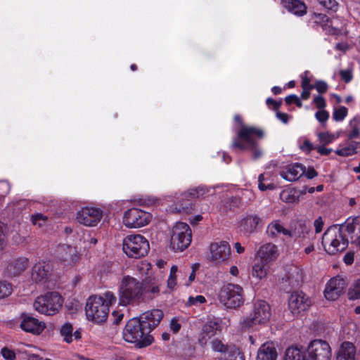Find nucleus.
<instances>
[{"mask_svg":"<svg viewBox=\"0 0 360 360\" xmlns=\"http://www.w3.org/2000/svg\"><path fill=\"white\" fill-rule=\"evenodd\" d=\"M1 353L3 357L6 360H14L15 359V352L7 347L2 348Z\"/></svg>","mask_w":360,"mask_h":360,"instance_id":"obj_55","label":"nucleus"},{"mask_svg":"<svg viewBox=\"0 0 360 360\" xmlns=\"http://www.w3.org/2000/svg\"><path fill=\"white\" fill-rule=\"evenodd\" d=\"M123 251L131 257L139 258L145 256L149 251L147 239L139 234L127 236L123 240Z\"/></svg>","mask_w":360,"mask_h":360,"instance_id":"obj_8","label":"nucleus"},{"mask_svg":"<svg viewBox=\"0 0 360 360\" xmlns=\"http://www.w3.org/2000/svg\"><path fill=\"white\" fill-rule=\"evenodd\" d=\"M284 6L294 15L302 16L307 13L305 4L299 0H285Z\"/></svg>","mask_w":360,"mask_h":360,"instance_id":"obj_33","label":"nucleus"},{"mask_svg":"<svg viewBox=\"0 0 360 360\" xmlns=\"http://www.w3.org/2000/svg\"><path fill=\"white\" fill-rule=\"evenodd\" d=\"M348 110L345 106H340L333 110V118L335 122H342L347 116Z\"/></svg>","mask_w":360,"mask_h":360,"instance_id":"obj_46","label":"nucleus"},{"mask_svg":"<svg viewBox=\"0 0 360 360\" xmlns=\"http://www.w3.org/2000/svg\"><path fill=\"white\" fill-rule=\"evenodd\" d=\"M103 212L95 207H84L81 208L76 215L77 221L86 226H96L101 220Z\"/></svg>","mask_w":360,"mask_h":360,"instance_id":"obj_14","label":"nucleus"},{"mask_svg":"<svg viewBox=\"0 0 360 360\" xmlns=\"http://www.w3.org/2000/svg\"><path fill=\"white\" fill-rule=\"evenodd\" d=\"M349 240L346 238L343 228L338 226L329 227L322 237V245L330 255L344 251L348 246Z\"/></svg>","mask_w":360,"mask_h":360,"instance_id":"obj_5","label":"nucleus"},{"mask_svg":"<svg viewBox=\"0 0 360 360\" xmlns=\"http://www.w3.org/2000/svg\"><path fill=\"white\" fill-rule=\"evenodd\" d=\"M219 302L227 308H236L243 303L242 288L236 284H224L218 295Z\"/></svg>","mask_w":360,"mask_h":360,"instance_id":"obj_9","label":"nucleus"},{"mask_svg":"<svg viewBox=\"0 0 360 360\" xmlns=\"http://www.w3.org/2000/svg\"><path fill=\"white\" fill-rule=\"evenodd\" d=\"M301 229V231L298 232L287 229L281 224L280 221L275 220L268 225L267 233L273 238L276 237L280 234H283L290 238L298 236L302 238H304L306 235H308L309 237L313 235L312 232L309 231L305 226H302Z\"/></svg>","mask_w":360,"mask_h":360,"instance_id":"obj_15","label":"nucleus"},{"mask_svg":"<svg viewBox=\"0 0 360 360\" xmlns=\"http://www.w3.org/2000/svg\"><path fill=\"white\" fill-rule=\"evenodd\" d=\"M74 245L78 248L89 249L95 245L98 240L91 233L85 230H79L74 235Z\"/></svg>","mask_w":360,"mask_h":360,"instance_id":"obj_24","label":"nucleus"},{"mask_svg":"<svg viewBox=\"0 0 360 360\" xmlns=\"http://www.w3.org/2000/svg\"><path fill=\"white\" fill-rule=\"evenodd\" d=\"M6 228L4 224L0 222V251L2 250L6 245L5 235Z\"/></svg>","mask_w":360,"mask_h":360,"instance_id":"obj_54","label":"nucleus"},{"mask_svg":"<svg viewBox=\"0 0 360 360\" xmlns=\"http://www.w3.org/2000/svg\"><path fill=\"white\" fill-rule=\"evenodd\" d=\"M47 219L48 218L46 216L40 213H37L31 216V221L32 224L39 228H42L46 226Z\"/></svg>","mask_w":360,"mask_h":360,"instance_id":"obj_47","label":"nucleus"},{"mask_svg":"<svg viewBox=\"0 0 360 360\" xmlns=\"http://www.w3.org/2000/svg\"><path fill=\"white\" fill-rule=\"evenodd\" d=\"M63 302V300L58 292H51L38 296L33 302V308L40 314L52 316L59 311Z\"/></svg>","mask_w":360,"mask_h":360,"instance_id":"obj_6","label":"nucleus"},{"mask_svg":"<svg viewBox=\"0 0 360 360\" xmlns=\"http://www.w3.org/2000/svg\"><path fill=\"white\" fill-rule=\"evenodd\" d=\"M280 198L286 203H295L299 202V194L295 188H288L281 193Z\"/></svg>","mask_w":360,"mask_h":360,"instance_id":"obj_38","label":"nucleus"},{"mask_svg":"<svg viewBox=\"0 0 360 360\" xmlns=\"http://www.w3.org/2000/svg\"><path fill=\"white\" fill-rule=\"evenodd\" d=\"M117 301V297L111 291L101 295H94L88 297L85 305V314L89 321L96 323L104 322L109 314V306Z\"/></svg>","mask_w":360,"mask_h":360,"instance_id":"obj_1","label":"nucleus"},{"mask_svg":"<svg viewBox=\"0 0 360 360\" xmlns=\"http://www.w3.org/2000/svg\"><path fill=\"white\" fill-rule=\"evenodd\" d=\"M298 143L300 150L306 153H309L312 150L315 149V146L307 138L299 139Z\"/></svg>","mask_w":360,"mask_h":360,"instance_id":"obj_48","label":"nucleus"},{"mask_svg":"<svg viewBox=\"0 0 360 360\" xmlns=\"http://www.w3.org/2000/svg\"><path fill=\"white\" fill-rule=\"evenodd\" d=\"M317 152L322 155H328L332 152V148H326L323 145L315 147Z\"/></svg>","mask_w":360,"mask_h":360,"instance_id":"obj_64","label":"nucleus"},{"mask_svg":"<svg viewBox=\"0 0 360 360\" xmlns=\"http://www.w3.org/2000/svg\"><path fill=\"white\" fill-rule=\"evenodd\" d=\"M143 290H144V294H148V293L150 294L148 295L150 297H152V296H151L152 295H157L160 292L159 287L155 285H152L149 287L143 288Z\"/></svg>","mask_w":360,"mask_h":360,"instance_id":"obj_56","label":"nucleus"},{"mask_svg":"<svg viewBox=\"0 0 360 360\" xmlns=\"http://www.w3.org/2000/svg\"><path fill=\"white\" fill-rule=\"evenodd\" d=\"M210 259L214 264H220L229 258L231 248L226 241L214 242L210 245Z\"/></svg>","mask_w":360,"mask_h":360,"instance_id":"obj_17","label":"nucleus"},{"mask_svg":"<svg viewBox=\"0 0 360 360\" xmlns=\"http://www.w3.org/2000/svg\"><path fill=\"white\" fill-rule=\"evenodd\" d=\"M317 136L321 143H322L323 145H327L331 143L335 140L338 139L339 135L326 131L319 133Z\"/></svg>","mask_w":360,"mask_h":360,"instance_id":"obj_45","label":"nucleus"},{"mask_svg":"<svg viewBox=\"0 0 360 360\" xmlns=\"http://www.w3.org/2000/svg\"><path fill=\"white\" fill-rule=\"evenodd\" d=\"M221 332V327L217 321H210L202 328L201 338L199 340L202 345H207L214 336Z\"/></svg>","mask_w":360,"mask_h":360,"instance_id":"obj_26","label":"nucleus"},{"mask_svg":"<svg viewBox=\"0 0 360 360\" xmlns=\"http://www.w3.org/2000/svg\"><path fill=\"white\" fill-rule=\"evenodd\" d=\"M13 292V285L4 280H0V300H5L10 297Z\"/></svg>","mask_w":360,"mask_h":360,"instance_id":"obj_41","label":"nucleus"},{"mask_svg":"<svg viewBox=\"0 0 360 360\" xmlns=\"http://www.w3.org/2000/svg\"><path fill=\"white\" fill-rule=\"evenodd\" d=\"M264 136V133L261 129L242 125L237 131V137L233 140L232 146L242 150L252 151L254 158L256 159L262 155V150L258 147V141Z\"/></svg>","mask_w":360,"mask_h":360,"instance_id":"obj_3","label":"nucleus"},{"mask_svg":"<svg viewBox=\"0 0 360 360\" xmlns=\"http://www.w3.org/2000/svg\"><path fill=\"white\" fill-rule=\"evenodd\" d=\"M308 71H305L302 75V87L314 86L310 84V79L308 77Z\"/></svg>","mask_w":360,"mask_h":360,"instance_id":"obj_61","label":"nucleus"},{"mask_svg":"<svg viewBox=\"0 0 360 360\" xmlns=\"http://www.w3.org/2000/svg\"><path fill=\"white\" fill-rule=\"evenodd\" d=\"M56 258L64 267H73L81 259L78 248L74 245H61L56 250Z\"/></svg>","mask_w":360,"mask_h":360,"instance_id":"obj_12","label":"nucleus"},{"mask_svg":"<svg viewBox=\"0 0 360 360\" xmlns=\"http://www.w3.org/2000/svg\"><path fill=\"white\" fill-rule=\"evenodd\" d=\"M314 226L315 229V232L316 233H320L322 231L323 226V221L321 217H318L316 219L314 220Z\"/></svg>","mask_w":360,"mask_h":360,"instance_id":"obj_60","label":"nucleus"},{"mask_svg":"<svg viewBox=\"0 0 360 360\" xmlns=\"http://www.w3.org/2000/svg\"><path fill=\"white\" fill-rule=\"evenodd\" d=\"M73 332V326L69 323H64L60 330V335L63 337V340L67 343H71L73 340H79L81 338V333L79 330Z\"/></svg>","mask_w":360,"mask_h":360,"instance_id":"obj_32","label":"nucleus"},{"mask_svg":"<svg viewBox=\"0 0 360 360\" xmlns=\"http://www.w3.org/2000/svg\"><path fill=\"white\" fill-rule=\"evenodd\" d=\"M123 338L128 342L135 344L139 348L147 347L153 342L148 329L136 318L129 320L126 324L123 330Z\"/></svg>","mask_w":360,"mask_h":360,"instance_id":"obj_4","label":"nucleus"},{"mask_svg":"<svg viewBox=\"0 0 360 360\" xmlns=\"http://www.w3.org/2000/svg\"><path fill=\"white\" fill-rule=\"evenodd\" d=\"M206 302V299L202 295H197L195 297H189L187 301V305L188 306H199Z\"/></svg>","mask_w":360,"mask_h":360,"instance_id":"obj_52","label":"nucleus"},{"mask_svg":"<svg viewBox=\"0 0 360 360\" xmlns=\"http://www.w3.org/2000/svg\"><path fill=\"white\" fill-rule=\"evenodd\" d=\"M314 103L316 105V106L319 109H323L326 106L325 100L321 96L315 97L314 99Z\"/></svg>","mask_w":360,"mask_h":360,"instance_id":"obj_62","label":"nucleus"},{"mask_svg":"<svg viewBox=\"0 0 360 360\" xmlns=\"http://www.w3.org/2000/svg\"><path fill=\"white\" fill-rule=\"evenodd\" d=\"M306 357V360H330L331 357L330 347L324 340H313L308 345Z\"/></svg>","mask_w":360,"mask_h":360,"instance_id":"obj_13","label":"nucleus"},{"mask_svg":"<svg viewBox=\"0 0 360 360\" xmlns=\"http://www.w3.org/2000/svg\"><path fill=\"white\" fill-rule=\"evenodd\" d=\"M197 191L196 188H191L188 191L181 193L179 196L176 197V200L181 203L180 207L178 208L179 211L181 210H184V201L187 200L189 201L192 199L197 198Z\"/></svg>","mask_w":360,"mask_h":360,"instance_id":"obj_40","label":"nucleus"},{"mask_svg":"<svg viewBox=\"0 0 360 360\" xmlns=\"http://www.w3.org/2000/svg\"><path fill=\"white\" fill-rule=\"evenodd\" d=\"M304 173V167L300 164L295 163L289 165L285 170L281 172V176L288 181H294L297 180Z\"/></svg>","mask_w":360,"mask_h":360,"instance_id":"obj_30","label":"nucleus"},{"mask_svg":"<svg viewBox=\"0 0 360 360\" xmlns=\"http://www.w3.org/2000/svg\"><path fill=\"white\" fill-rule=\"evenodd\" d=\"M152 219V214L139 208L127 210L123 216V224L129 229H137L148 225Z\"/></svg>","mask_w":360,"mask_h":360,"instance_id":"obj_11","label":"nucleus"},{"mask_svg":"<svg viewBox=\"0 0 360 360\" xmlns=\"http://www.w3.org/2000/svg\"><path fill=\"white\" fill-rule=\"evenodd\" d=\"M262 225V219L257 214H249L240 221V229L245 233L250 234L255 232Z\"/></svg>","mask_w":360,"mask_h":360,"instance_id":"obj_27","label":"nucleus"},{"mask_svg":"<svg viewBox=\"0 0 360 360\" xmlns=\"http://www.w3.org/2000/svg\"><path fill=\"white\" fill-rule=\"evenodd\" d=\"M321 6L327 10L336 11L338 4L335 0H316Z\"/></svg>","mask_w":360,"mask_h":360,"instance_id":"obj_50","label":"nucleus"},{"mask_svg":"<svg viewBox=\"0 0 360 360\" xmlns=\"http://www.w3.org/2000/svg\"><path fill=\"white\" fill-rule=\"evenodd\" d=\"M10 191V184L5 181H0V195H5Z\"/></svg>","mask_w":360,"mask_h":360,"instance_id":"obj_58","label":"nucleus"},{"mask_svg":"<svg viewBox=\"0 0 360 360\" xmlns=\"http://www.w3.org/2000/svg\"><path fill=\"white\" fill-rule=\"evenodd\" d=\"M210 343L211 345L212 349L214 351L224 352V354H225L230 350L228 349L226 347L220 340L217 339L212 340L211 341H210Z\"/></svg>","mask_w":360,"mask_h":360,"instance_id":"obj_51","label":"nucleus"},{"mask_svg":"<svg viewBox=\"0 0 360 360\" xmlns=\"http://www.w3.org/2000/svg\"><path fill=\"white\" fill-rule=\"evenodd\" d=\"M311 305V300L302 292H294L288 300V307L293 315H299Z\"/></svg>","mask_w":360,"mask_h":360,"instance_id":"obj_16","label":"nucleus"},{"mask_svg":"<svg viewBox=\"0 0 360 360\" xmlns=\"http://www.w3.org/2000/svg\"><path fill=\"white\" fill-rule=\"evenodd\" d=\"M360 136V116L356 115L351 119L348 124L347 138L350 140Z\"/></svg>","mask_w":360,"mask_h":360,"instance_id":"obj_36","label":"nucleus"},{"mask_svg":"<svg viewBox=\"0 0 360 360\" xmlns=\"http://www.w3.org/2000/svg\"><path fill=\"white\" fill-rule=\"evenodd\" d=\"M258 187L260 191L274 190L276 188L270 179L269 177L265 174H260L258 178Z\"/></svg>","mask_w":360,"mask_h":360,"instance_id":"obj_42","label":"nucleus"},{"mask_svg":"<svg viewBox=\"0 0 360 360\" xmlns=\"http://www.w3.org/2000/svg\"><path fill=\"white\" fill-rule=\"evenodd\" d=\"M277 358L276 344L273 342H266L259 348L256 360H276Z\"/></svg>","mask_w":360,"mask_h":360,"instance_id":"obj_28","label":"nucleus"},{"mask_svg":"<svg viewBox=\"0 0 360 360\" xmlns=\"http://www.w3.org/2000/svg\"><path fill=\"white\" fill-rule=\"evenodd\" d=\"M348 298L352 300L360 298V278L354 281L348 290Z\"/></svg>","mask_w":360,"mask_h":360,"instance_id":"obj_43","label":"nucleus"},{"mask_svg":"<svg viewBox=\"0 0 360 360\" xmlns=\"http://www.w3.org/2000/svg\"><path fill=\"white\" fill-rule=\"evenodd\" d=\"M117 295L120 305H137L143 300V283L132 276H124L118 283Z\"/></svg>","mask_w":360,"mask_h":360,"instance_id":"obj_2","label":"nucleus"},{"mask_svg":"<svg viewBox=\"0 0 360 360\" xmlns=\"http://www.w3.org/2000/svg\"><path fill=\"white\" fill-rule=\"evenodd\" d=\"M187 271H188V269L186 268H182L179 270L177 266H172L170 269L169 276L167 279V288L170 290H174L176 285L178 274L186 273Z\"/></svg>","mask_w":360,"mask_h":360,"instance_id":"obj_39","label":"nucleus"},{"mask_svg":"<svg viewBox=\"0 0 360 360\" xmlns=\"http://www.w3.org/2000/svg\"><path fill=\"white\" fill-rule=\"evenodd\" d=\"M219 360H245L243 354L240 352V351L233 347L230 349L227 353L222 354V356L219 358Z\"/></svg>","mask_w":360,"mask_h":360,"instance_id":"obj_44","label":"nucleus"},{"mask_svg":"<svg viewBox=\"0 0 360 360\" xmlns=\"http://www.w3.org/2000/svg\"><path fill=\"white\" fill-rule=\"evenodd\" d=\"M321 94L325 93L328 89V85L325 82L319 81L316 83L314 86Z\"/></svg>","mask_w":360,"mask_h":360,"instance_id":"obj_59","label":"nucleus"},{"mask_svg":"<svg viewBox=\"0 0 360 360\" xmlns=\"http://www.w3.org/2000/svg\"><path fill=\"white\" fill-rule=\"evenodd\" d=\"M347 287L345 280L340 276L332 278L326 283L324 296L330 301L336 300L345 291Z\"/></svg>","mask_w":360,"mask_h":360,"instance_id":"obj_18","label":"nucleus"},{"mask_svg":"<svg viewBox=\"0 0 360 360\" xmlns=\"http://www.w3.org/2000/svg\"><path fill=\"white\" fill-rule=\"evenodd\" d=\"M305 352L297 347H289L286 349L284 360H306Z\"/></svg>","mask_w":360,"mask_h":360,"instance_id":"obj_37","label":"nucleus"},{"mask_svg":"<svg viewBox=\"0 0 360 360\" xmlns=\"http://www.w3.org/2000/svg\"><path fill=\"white\" fill-rule=\"evenodd\" d=\"M163 312L160 309H153L143 313L138 319L149 333L155 328L163 318Z\"/></svg>","mask_w":360,"mask_h":360,"instance_id":"obj_20","label":"nucleus"},{"mask_svg":"<svg viewBox=\"0 0 360 360\" xmlns=\"http://www.w3.org/2000/svg\"><path fill=\"white\" fill-rule=\"evenodd\" d=\"M345 234H348L352 243L360 246V217L348 219L343 228Z\"/></svg>","mask_w":360,"mask_h":360,"instance_id":"obj_22","label":"nucleus"},{"mask_svg":"<svg viewBox=\"0 0 360 360\" xmlns=\"http://www.w3.org/2000/svg\"><path fill=\"white\" fill-rule=\"evenodd\" d=\"M359 146V142L351 141L345 144L340 145L338 148L335 150V153L342 157L351 156L357 153V149Z\"/></svg>","mask_w":360,"mask_h":360,"instance_id":"obj_34","label":"nucleus"},{"mask_svg":"<svg viewBox=\"0 0 360 360\" xmlns=\"http://www.w3.org/2000/svg\"><path fill=\"white\" fill-rule=\"evenodd\" d=\"M200 264L199 263H194L191 266V268L186 267L188 269V271L186 273H183L184 274H189L188 275V280L187 282L185 283V285L188 286L191 285V283L195 280V272L199 269Z\"/></svg>","mask_w":360,"mask_h":360,"instance_id":"obj_49","label":"nucleus"},{"mask_svg":"<svg viewBox=\"0 0 360 360\" xmlns=\"http://www.w3.org/2000/svg\"><path fill=\"white\" fill-rule=\"evenodd\" d=\"M28 266V261L25 257L11 259L5 267V274L8 276H16L23 272Z\"/></svg>","mask_w":360,"mask_h":360,"instance_id":"obj_25","label":"nucleus"},{"mask_svg":"<svg viewBox=\"0 0 360 360\" xmlns=\"http://www.w3.org/2000/svg\"><path fill=\"white\" fill-rule=\"evenodd\" d=\"M269 271V264L259 260L252 266V276L257 280H262L266 277Z\"/></svg>","mask_w":360,"mask_h":360,"instance_id":"obj_35","label":"nucleus"},{"mask_svg":"<svg viewBox=\"0 0 360 360\" xmlns=\"http://www.w3.org/2000/svg\"><path fill=\"white\" fill-rule=\"evenodd\" d=\"M169 328L173 333H176L180 330L181 324L176 319H172L169 324Z\"/></svg>","mask_w":360,"mask_h":360,"instance_id":"obj_63","label":"nucleus"},{"mask_svg":"<svg viewBox=\"0 0 360 360\" xmlns=\"http://www.w3.org/2000/svg\"><path fill=\"white\" fill-rule=\"evenodd\" d=\"M271 316V308L269 304L264 300H258L254 304L249 316L244 318L240 324L245 329L254 325H264L269 321Z\"/></svg>","mask_w":360,"mask_h":360,"instance_id":"obj_7","label":"nucleus"},{"mask_svg":"<svg viewBox=\"0 0 360 360\" xmlns=\"http://www.w3.org/2000/svg\"><path fill=\"white\" fill-rule=\"evenodd\" d=\"M257 255L259 261L269 264L277 259L278 248L274 244L266 243L259 248Z\"/></svg>","mask_w":360,"mask_h":360,"instance_id":"obj_23","label":"nucleus"},{"mask_svg":"<svg viewBox=\"0 0 360 360\" xmlns=\"http://www.w3.org/2000/svg\"><path fill=\"white\" fill-rule=\"evenodd\" d=\"M315 117L319 122L325 123L329 118V113L326 110L321 109L316 112Z\"/></svg>","mask_w":360,"mask_h":360,"instance_id":"obj_53","label":"nucleus"},{"mask_svg":"<svg viewBox=\"0 0 360 360\" xmlns=\"http://www.w3.org/2000/svg\"><path fill=\"white\" fill-rule=\"evenodd\" d=\"M51 271L52 265L50 262H39L32 267L31 278L35 283H43L48 279Z\"/></svg>","mask_w":360,"mask_h":360,"instance_id":"obj_21","label":"nucleus"},{"mask_svg":"<svg viewBox=\"0 0 360 360\" xmlns=\"http://www.w3.org/2000/svg\"><path fill=\"white\" fill-rule=\"evenodd\" d=\"M340 75L341 79L347 83L349 82L352 79V74L349 70H340Z\"/></svg>","mask_w":360,"mask_h":360,"instance_id":"obj_57","label":"nucleus"},{"mask_svg":"<svg viewBox=\"0 0 360 360\" xmlns=\"http://www.w3.org/2000/svg\"><path fill=\"white\" fill-rule=\"evenodd\" d=\"M356 348L353 343L344 342L341 344L336 355V360H354Z\"/></svg>","mask_w":360,"mask_h":360,"instance_id":"obj_31","label":"nucleus"},{"mask_svg":"<svg viewBox=\"0 0 360 360\" xmlns=\"http://www.w3.org/2000/svg\"><path fill=\"white\" fill-rule=\"evenodd\" d=\"M313 20L316 23H320L323 30L328 34H338L340 33V30L334 26V22L330 20L328 18L321 13H314L313 15Z\"/></svg>","mask_w":360,"mask_h":360,"instance_id":"obj_29","label":"nucleus"},{"mask_svg":"<svg viewBox=\"0 0 360 360\" xmlns=\"http://www.w3.org/2000/svg\"><path fill=\"white\" fill-rule=\"evenodd\" d=\"M191 238V231L188 225L183 222L176 223L171 236L172 249L183 251L190 245Z\"/></svg>","mask_w":360,"mask_h":360,"instance_id":"obj_10","label":"nucleus"},{"mask_svg":"<svg viewBox=\"0 0 360 360\" xmlns=\"http://www.w3.org/2000/svg\"><path fill=\"white\" fill-rule=\"evenodd\" d=\"M19 321L20 328L23 331L34 335L41 334L46 328V324L44 322L26 313L20 314Z\"/></svg>","mask_w":360,"mask_h":360,"instance_id":"obj_19","label":"nucleus"}]
</instances>
